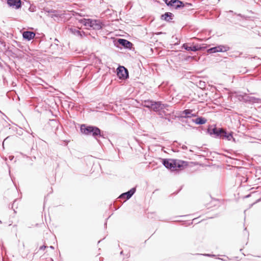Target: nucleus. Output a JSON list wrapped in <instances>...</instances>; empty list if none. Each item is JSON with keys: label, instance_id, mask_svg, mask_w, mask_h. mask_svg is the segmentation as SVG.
Masks as SVG:
<instances>
[{"label": "nucleus", "instance_id": "f257e3e1", "mask_svg": "<svg viewBox=\"0 0 261 261\" xmlns=\"http://www.w3.org/2000/svg\"><path fill=\"white\" fill-rule=\"evenodd\" d=\"M80 130L82 134L85 135L92 136L97 141H98V138L101 137L105 138L103 132L96 126L87 125L85 124H83L81 125Z\"/></svg>", "mask_w": 261, "mask_h": 261}, {"label": "nucleus", "instance_id": "f03ea898", "mask_svg": "<svg viewBox=\"0 0 261 261\" xmlns=\"http://www.w3.org/2000/svg\"><path fill=\"white\" fill-rule=\"evenodd\" d=\"M117 47L120 48L119 46L123 47L125 49H131L133 47V43L126 39L119 38L115 43Z\"/></svg>", "mask_w": 261, "mask_h": 261}, {"label": "nucleus", "instance_id": "7ed1b4c3", "mask_svg": "<svg viewBox=\"0 0 261 261\" xmlns=\"http://www.w3.org/2000/svg\"><path fill=\"white\" fill-rule=\"evenodd\" d=\"M117 75L121 80H125L128 78V71L124 66H119L117 69Z\"/></svg>", "mask_w": 261, "mask_h": 261}, {"label": "nucleus", "instance_id": "20e7f679", "mask_svg": "<svg viewBox=\"0 0 261 261\" xmlns=\"http://www.w3.org/2000/svg\"><path fill=\"white\" fill-rule=\"evenodd\" d=\"M223 128H217L216 127H214L213 128L211 127H208L207 128V133L212 136L216 138H219L221 137V135L222 134Z\"/></svg>", "mask_w": 261, "mask_h": 261}, {"label": "nucleus", "instance_id": "39448f33", "mask_svg": "<svg viewBox=\"0 0 261 261\" xmlns=\"http://www.w3.org/2000/svg\"><path fill=\"white\" fill-rule=\"evenodd\" d=\"M136 191V188H132L128 191L123 193L120 195L118 198L120 199H124V201L130 199Z\"/></svg>", "mask_w": 261, "mask_h": 261}, {"label": "nucleus", "instance_id": "423d86ee", "mask_svg": "<svg viewBox=\"0 0 261 261\" xmlns=\"http://www.w3.org/2000/svg\"><path fill=\"white\" fill-rule=\"evenodd\" d=\"M175 160L170 159H162V164L168 169L173 171L174 165H175Z\"/></svg>", "mask_w": 261, "mask_h": 261}, {"label": "nucleus", "instance_id": "0eeeda50", "mask_svg": "<svg viewBox=\"0 0 261 261\" xmlns=\"http://www.w3.org/2000/svg\"><path fill=\"white\" fill-rule=\"evenodd\" d=\"M192 110L191 109H185L182 112H181L180 118H181V119H188L187 121H186V122L187 123L188 122V119H190L191 120V117L196 116V114H192Z\"/></svg>", "mask_w": 261, "mask_h": 261}, {"label": "nucleus", "instance_id": "6e6552de", "mask_svg": "<svg viewBox=\"0 0 261 261\" xmlns=\"http://www.w3.org/2000/svg\"><path fill=\"white\" fill-rule=\"evenodd\" d=\"M7 4L9 7L16 10H18L22 7L21 0H7Z\"/></svg>", "mask_w": 261, "mask_h": 261}, {"label": "nucleus", "instance_id": "1a4fd4ad", "mask_svg": "<svg viewBox=\"0 0 261 261\" xmlns=\"http://www.w3.org/2000/svg\"><path fill=\"white\" fill-rule=\"evenodd\" d=\"M154 105L152 111L156 112H159L162 110H164L168 107L167 104L163 103L160 101H154Z\"/></svg>", "mask_w": 261, "mask_h": 261}, {"label": "nucleus", "instance_id": "9d476101", "mask_svg": "<svg viewBox=\"0 0 261 261\" xmlns=\"http://www.w3.org/2000/svg\"><path fill=\"white\" fill-rule=\"evenodd\" d=\"M220 139H226L228 141L232 140L233 142H236L235 139L233 137V132H227L224 128L222 129V134Z\"/></svg>", "mask_w": 261, "mask_h": 261}, {"label": "nucleus", "instance_id": "9b49d317", "mask_svg": "<svg viewBox=\"0 0 261 261\" xmlns=\"http://www.w3.org/2000/svg\"><path fill=\"white\" fill-rule=\"evenodd\" d=\"M188 165L187 161L175 160V165H174L173 171H176L178 169L181 170Z\"/></svg>", "mask_w": 261, "mask_h": 261}, {"label": "nucleus", "instance_id": "f8f14e48", "mask_svg": "<svg viewBox=\"0 0 261 261\" xmlns=\"http://www.w3.org/2000/svg\"><path fill=\"white\" fill-rule=\"evenodd\" d=\"M182 48L187 51H197L198 50H202L203 47H201L200 45L197 44L193 46H189L187 43H184L182 45Z\"/></svg>", "mask_w": 261, "mask_h": 261}, {"label": "nucleus", "instance_id": "ddd939ff", "mask_svg": "<svg viewBox=\"0 0 261 261\" xmlns=\"http://www.w3.org/2000/svg\"><path fill=\"white\" fill-rule=\"evenodd\" d=\"M70 32H71L74 35L79 37L80 38H82L83 37L86 36L85 32L83 31H80L74 28H70L69 29Z\"/></svg>", "mask_w": 261, "mask_h": 261}, {"label": "nucleus", "instance_id": "4468645a", "mask_svg": "<svg viewBox=\"0 0 261 261\" xmlns=\"http://www.w3.org/2000/svg\"><path fill=\"white\" fill-rule=\"evenodd\" d=\"M48 16L54 18L55 20H59L60 18H62L64 17V14L62 13L60 11L54 10L52 14L49 15Z\"/></svg>", "mask_w": 261, "mask_h": 261}, {"label": "nucleus", "instance_id": "2eb2a0df", "mask_svg": "<svg viewBox=\"0 0 261 261\" xmlns=\"http://www.w3.org/2000/svg\"><path fill=\"white\" fill-rule=\"evenodd\" d=\"M35 33L32 31H26L22 34L23 38L27 41H30L35 37Z\"/></svg>", "mask_w": 261, "mask_h": 261}, {"label": "nucleus", "instance_id": "dca6fc26", "mask_svg": "<svg viewBox=\"0 0 261 261\" xmlns=\"http://www.w3.org/2000/svg\"><path fill=\"white\" fill-rule=\"evenodd\" d=\"M92 24L91 28L95 30H100L102 28L103 24L100 20L93 19Z\"/></svg>", "mask_w": 261, "mask_h": 261}, {"label": "nucleus", "instance_id": "f3484780", "mask_svg": "<svg viewBox=\"0 0 261 261\" xmlns=\"http://www.w3.org/2000/svg\"><path fill=\"white\" fill-rule=\"evenodd\" d=\"M142 102V106L144 107L148 108L149 110L152 111L154 105V100L147 99L144 100Z\"/></svg>", "mask_w": 261, "mask_h": 261}, {"label": "nucleus", "instance_id": "a211bd4d", "mask_svg": "<svg viewBox=\"0 0 261 261\" xmlns=\"http://www.w3.org/2000/svg\"><path fill=\"white\" fill-rule=\"evenodd\" d=\"M174 15L171 12H166L161 16V19L166 21L169 22L173 19Z\"/></svg>", "mask_w": 261, "mask_h": 261}, {"label": "nucleus", "instance_id": "6ab92c4d", "mask_svg": "<svg viewBox=\"0 0 261 261\" xmlns=\"http://www.w3.org/2000/svg\"><path fill=\"white\" fill-rule=\"evenodd\" d=\"M191 121L194 122L196 124L202 125L205 124L206 122L207 119L203 117H198L196 119H191Z\"/></svg>", "mask_w": 261, "mask_h": 261}, {"label": "nucleus", "instance_id": "aec40b11", "mask_svg": "<svg viewBox=\"0 0 261 261\" xmlns=\"http://www.w3.org/2000/svg\"><path fill=\"white\" fill-rule=\"evenodd\" d=\"M80 22L86 27H90L91 28L93 19L83 18L80 20Z\"/></svg>", "mask_w": 261, "mask_h": 261}, {"label": "nucleus", "instance_id": "412c9836", "mask_svg": "<svg viewBox=\"0 0 261 261\" xmlns=\"http://www.w3.org/2000/svg\"><path fill=\"white\" fill-rule=\"evenodd\" d=\"M185 6V4L183 2L180 0H177V1L174 3L173 7L175 9H179L184 8Z\"/></svg>", "mask_w": 261, "mask_h": 261}, {"label": "nucleus", "instance_id": "4be33fe9", "mask_svg": "<svg viewBox=\"0 0 261 261\" xmlns=\"http://www.w3.org/2000/svg\"><path fill=\"white\" fill-rule=\"evenodd\" d=\"M217 47L218 52H225L230 49V47L228 45H219Z\"/></svg>", "mask_w": 261, "mask_h": 261}, {"label": "nucleus", "instance_id": "5701e85b", "mask_svg": "<svg viewBox=\"0 0 261 261\" xmlns=\"http://www.w3.org/2000/svg\"><path fill=\"white\" fill-rule=\"evenodd\" d=\"M164 1L167 6L173 7L174 3H175L177 0H165Z\"/></svg>", "mask_w": 261, "mask_h": 261}, {"label": "nucleus", "instance_id": "b1692460", "mask_svg": "<svg viewBox=\"0 0 261 261\" xmlns=\"http://www.w3.org/2000/svg\"><path fill=\"white\" fill-rule=\"evenodd\" d=\"M207 52L209 54L218 53L217 46L210 48L207 50Z\"/></svg>", "mask_w": 261, "mask_h": 261}, {"label": "nucleus", "instance_id": "393cba45", "mask_svg": "<svg viewBox=\"0 0 261 261\" xmlns=\"http://www.w3.org/2000/svg\"><path fill=\"white\" fill-rule=\"evenodd\" d=\"M250 100L254 103H261V99L255 97H251Z\"/></svg>", "mask_w": 261, "mask_h": 261}, {"label": "nucleus", "instance_id": "a878e982", "mask_svg": "<svg viewBox=\"0 0 261 261\" xmlns=\"http://www.w3.org/2000/svg\"><path fill=\"white\" fill-rule=\"evenodd\" d=\"M234 14L237 15L238 16H239V17H241V18H242L243 19H247L248 18V17L246 16H245L244 15H242V14H241L240 13L237 14L236 13H234Z\"/></svg>", "mask_w": 261, "mask_h": 261}, {"label": "nucleus", "instance_id": "bb28decb", "mask_svg": "<svg viewBox=\"0 0 261 261\" xmlns=\"http://www.w3.org/2000/svg\"><path fill=\"white\" fill-rule=\"evenodd\" d=\"M54 10H53V9H48V8H46V9H45V12H46V13H48V16L49 15H50V14H52V13H53V12H54Z\"/></svg>", "mask_w": 261, "mask_h": 261}, {"label": "nucleus", "instance_id": "cd10ccee", "mask_svg": "<svg viewBox=\"0 0 261 261\" xmlns=\"http://www.w3.org/2000/svg\"><path fill=\"white\" fill-rule=\"evenodd\" d=\"M0 44L6 49V43L1 38H0Z\"/></svg>", "mask_w": 261, "mask_h": 261}, {"label": "nucleus", "instance_id": "c85d7f7f", "mask_svg": "<svg viewBox=\"0 0 261 261\" xmlns=\"http://www.w3.org/2000/svg\"><path fill=\"white\" fill-rule=\"evenodd\" d=\"M29 10L30 11V12H34L35 10V7H30L29 8Z\"/></svg>", "mask_w": 261, "mask_h": 261}, {"label": "nucleus", "instance_id": "c756f323", "mask_svg": "<svg viewBox=\"0 0 261 261\" xmlns=\"http://www.w3.org/2000/svg\"><path fill=\"white\" fill-rule=\"evenodd\" d=\"M202 255H204V256H209V257L215 256V255H214V254H202Z\"/></svg>", "mask_w": 261, "mask_h": 261}, {"label": "nucleus", "instance_id": "7c9ffc66", "mask_svg": "<svg viewBox=\"0 0 261 261\" xmlns=\"http://www.w3.org/2000/svg\"><path fill=\"white\" fill-rule=\"evenodd\" d=\"M47 246H45V245H43V246H41L39 248V250H44V249H45L46 248H47Z\"/></svg>", "mask_w": 261, "mask_h": 261}, {"label": "nucleus", "instance_id": "2f4dec72", "mask_svg": "<svg viewBox=\"0 0 261 261\" xmlns=\"http://www.w3.org/2000/svg\"><path fill=\"white\" fill-rule=\"evenodd\" d=\"M199 85L200 86H205V82L202 81L199 82Z\"/></svg>", "mask_w": 261, "mask_h": 261}, {"label": "nucleus", "instance_id": "473e14b6", "mask_svg": "<svg viewBox=\"0 0 261 261\" xmlns=\"http://www.w3.org/2000/svg\"><path fill=\"white\" fill-rule=\"evenodd\" d=\"M16 200H15L14 201L13 203V204H12L11 205V207H10V205H9V208H12V209L13 208V205H14V203H15V202L16 201Z\"/></svg>", "mask_w": 261, "mask_h": 261}, {"label": "nucleus", "instance_id": "72a5a7b5", "mask_svg": "<svg viewBox=\"0 0 261 261\" xmlns=\"http://www.w3.org/2000/svg\"><path fill=\"white\" fill-rule=\"evenodd\" d=\"M182 149H184V150H185V149H187V147L186 146V145H182V146L181 147Z\"/></svg>", "mask_w": 261, "mask_h": 261}, {"label": "nucleus", "instance_id": "f704fd0d", "mask_svg": "<svg viewBox=\"0 0 261 261\" xmlns=\"http://www.w3.org/2000/svg\"><path fill=\"white\" fill-rule=\"evenodd\" d=\"M49 248H50V249H55L54 247V246H50L49 247Z\"/></svg>", "mask_w": 261, "mask_h": 261}, {"label": "nucleus", "instance_id": "c9c22d12", "mask_svg": "<svg viewBox=\"0 0 261 261\" xmlns=\"http://www.w3.org/2000/svg\"><path fill=\"white\" fill-rule=\"evenodd\" d=\"M229 13H233V14H234V12H233V11H232V10H230V11H229Z\"/></svg>", "mask_w": 261, "mask_h": 261}, {"label": "nucleus", "instance_id": "e433bc0d", "mask_svg": "<svg viewBox=\"0 0 261 261\" xmlns=\"http://www.w3.org/2000/svg\"><path fill=\"white\" fill-rule=\"evenodd\" d=\"M186 4L188 5L192 6V4L191 3H186Z\"/></svg>", "mask_w": 261, "mask_h": 261}, {"label": "nucleus", "instance_id": "4c0bfd02", "mask_svg": "<svg viewBox=\"0 0 261 261\" xmlns=\"http://www.w3.org/2000/svg\"><path fill=\"white\" fill-rule=\"evenodd\" d=\"M55 41L56 42H59V40L57 39H56V38L55 39Z\"/></svg>", "mask_w": 261, "mask_h": 261}, {"label": "nucleus", "instance_id": "58836bf2", "mask_svg": "<svg viewBox=\"0 0 261 261\" xmlns=\"http://www.w3.org/2000/svg\"><path fill=\"white\" fill-rule=\"evenodd\" d=\"M108 218L106 219V221L108 220ZM105 226H107V221L105 223Z\"/></svg>", "mask_w": 261, "mask_h": 261}, {"label": "nucleus", "instance_id": "ea45409f", "mask_svg": "<svg viewBox=\"0 0 261 261\" xmlns=\"http://www.w3.org/2000/svg\"><path fill=\"white\" fill-rule=\"evenodd\" d=\"M123 254V251H121L120 252V254Z\"/></svg>", "mask_w": 261, "mask_h": 261}, {"label": "nucleus", "instance_id": "a19ab883", "mask_svg": "<svg viewBox=\"0 0 261 261\" xmlns=\"http://www.w3.org/2000/svg\"><path fill=\"white\" fill-rule=\"evenodd\" d=\"M219 259H221V260H223V259L222 258H218Z\"/></svg>", "mask_w": 261, "mask_h": 261}, {"label": "nucleus", "instance_id": "79ce46f5", "mask_svg": "<svg viewBox=\"0 0 261 261\" xmlns=\"http://www.w3.org/2000/svg\"><path fill=\"white\" fill-rule=\"evenodd\" d=\"M168 120L169 121H170V119H169V118H168Z\"/></svg>", "mask_w": 261, "mask_h": 261}, {"label": "nucleus", "instance_id": "37998d69", "mask_svg": "<svg viewBox=\"0 0 261 261\" xmlns=\"http://www.w3.org/2000/svg\"><path fill=\"white\" fill-rule=\"evenodd\" d=\"M196 219H197V218L194 219H193V221H194V220H196Z\"/></svg>", "mask_w": 261, "mask_h": 261}]
</instances>
